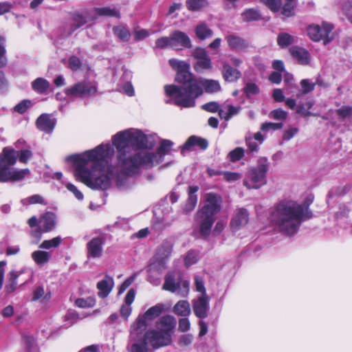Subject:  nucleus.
<instances>
[{
  "mask_svg": "<svg viewBox=\"0 0 352 352\" xmlns=\"http://www.w3.org/2000/svg\"><path fill=\"white\" fill-rule=\"evenodd\" d=\"M113 144L118 150V167L109 166L114 151L110 144L100 145L87 151L80 157L71 155L67 161L77 162L75 175L92 189H107L111 180L116 179L119 188L126 186L129 177L139 173L141 167H152L162 162L164 156L169 153L173 144L168 140L162 141L157 153L146 151L131 153L132 148L151 149L155 145L153 135H145L140 130H126L113 137Z\"/></svg>",
  "mask_w": 352,
  "mask_h": 352,
  "instance_id": "f257e3e1",
  "label": "nucleus"
},
{
  "mask_svg": "<svg viewBox=\"0 0 352 352\" xmlns=\"http://www.w3.org/2000/svg\"><path fill=\"white\" fill-rule=\"evenodd\" d=\"M313 200L314 197L309 196L303 205L292 200L281 201L271 209L270 220L281 232L292 236L303 221L311 218L312 213L308 207Z\"/></svg>",
  "mask_w": 352,
  "mask_h": 352,
  "instance_id": "f03ea898",
  "label": "nucleus"
},
{
  "mask_svg": "<svg viewBox=\"0 0 352 352\" xmlns=\"http://www.w3.org/2000/svg\"><path fill=\"white\" fill-rule=\"evenodd\" d=\"M168 336H162L156 329L145 330V325L138 321L130 327L127 340L128 352H153L158 348L168 346Z\"/></svg>",
  "mask_w": 352,
  "mask_h": 352,
  "instance_id": "7ed1b4c3",
  "label": "nucleus"
},
{
  "mask_svg": "<svg viewBox=\"0 0 352 352\" xmlns=\"http://www.w3.org/2000/svg\"><path fill=\"white\" fill-rule=\"evenodd\" d=\"M222 199L214 192L206 194L204 205L195 215V221L199 226V233L204 237L210 234L217 214L221 211Z\"/></svg>",
  "mask_w": 352,
  "mask_h": 352,
  "instance_id": "20e7f679",
  "label": "nucleus"
},
{
  "mask_svg": "<svg viewBox=\"0 0 352 352\" xmlns=\"http://www.w3.org/2000/svg\"><path fill=\"white\" fill-rule=\"evenodd\" d=\"M206 93L213 94L221 91V87L218 80L192 77L185 91L181 95H177L176 105L185 108L193 107L195 99L202 95L204 90Z\"/></svg>",
  "mask_w": 352,
  "mask_h": 352,
  "instance_id": "39448f33",
  "label": "nucleus"
},
{
  "mask_svg": "<svg viewBox=\"0 0 352 352\" xmlns=\"http://www.w3.org/2000/svg\"><path fill=\"white\" fill-rule=\"evenodd\" d=\"M17 158L18 155L14 149L7 147L3 149L0 154V182H19L30 174L28 168H10L16 162Z\"/></svg>",
  "mask_w": 352,
  "mask_h": 352,
  "instance_id": "423d86ee",
  "label": "nucleus"
},
{
  "mask_svg": "<svg viewBox=\"0 0 352 352\" xmlns=\"http://www.w3.org/2000/svg\"><path fill=\"white\" fill-rule=\"evenodd\" d=\"M170 67L177 71L175 80L180 85H169L164 87V91L167 96L171 98L176 104L177 95H181L185 91L186 87L192 78L193 76L189 71V65L183 60L172 58L168 60Z\"/></svg>",
  "mask_w": 352,
  "mask_h": 352,
  "instance_id": "0eeeda50",
  "label": "nucleus"
},
{
  "mask_svg": "<svg viewBox=\"0 0 352 352\" xmlns=\"http://www.w3.org/2000/svg\"><path fill=\"white\" fill-rule=\"evenodd\" d=\"M270 162L265 157L258 160L256 167L251 168L247 173L246 179L243 182L244 186L248 188L258 189L266 184V174L270 168Z\"/></svg>",
  "mask_w": 352,
  "mask_h": 352,
  "instance_id": "6e6552de",
  "label": "nucleus"
},
{
  "mask_svg": "<svg viewBox=\"0 0 352 352\" xmlns=\"http://www.w3.org/2000/svg\"><path fill=\"white\" fill-rule=\"evenodd\" d=\"M162 289L184 298L189 294L190 283L183 278L179 271L168 272L165 276Z\"/></svg>",
  "mask_w": 352,
  "mask_h": 352,
  "instance_id": "1a4fd4ad",
  "label": "nucleus"
},
{
  "mask_svg": "<svg viewBox=\"0 0 352 352\" xmlns=\"http://www.w3.org/2000/svg\"><path fill=\"white\" fill-rule=\"evenodd\" d=\"M97 88L94 83L82 81L65 89V94L69 97H89L94 96Z\"/></svg>",
  "mask_w": 352,
  "mask_h": 352,
  "instance_id": "9d476101",
  "label": "nucleus"
},
{
  "mask_svg": "<svg viewBox=\"0 0 352 352\" xmlns=\"http://www.w3.org/2000/svg\"><path fill=\"white\" fill-rule=\"evenodd\" d=\"M333 26L330 24L323 23L322 26L318 25H311L307 28V34L314 41L324 40V44L332 40L331 36Z\"/></svg>",
  "mask_w": 352,
  "mask_h": 352,
  "instance_id": "9b49d317",
  "label": "nucleus"
},
{
  "mask_svg": "<svg viewBox=\"0 0 352 352\" xmlns=\"http://www.w3.org/2000/svg\"><path fill=\"white\" fill-rule=\"evenodd\" d=\"M194 314L200 319L208 316L210 311V298L208 295H199L192 300Z\"/></svg>",
  "mask_w": 352,
  "mask_h": 352,
  "instance_id": "f8f14e48",
  "label": "nucleus"
},
{
  "mask_svg": "<svg viewBox=\"0 0 352 352\" xmlns=\"http://www.w3.org/2000/svg\"><path fill=\"white\" fill-rule=\"evenodd\" d=\"M177 324L174 316L166 315L161 317L156 323L157 332L162 336H168L170 339L168 345L172 342L171 332Z\"/></svg>",
  "mask_w": 352,
  "mask_h": 352,
  "instance_id": "ddd939ff",
  "label": "nucleus"
},
{
  "mask_svg": "<svg viewBox=\"0 0 352 352\" xmlns=\"http://www.w3.org/2000/svg\"><path fill=\"white\" fill-rule=\"evenodd\" d=\"M193 57L197 60L194 69L198 72L212 69V63L207 52L202 48H196L192 52Z\"/></svg>",
  "mask_w": 352,
  "mask_h": 352,
  "instance_id": "4468645a",
  "label": "nucleus"
},
{
  "mask_svg": "<svg viewBox=\"0 0 352 352\" xmlns=\"http://www.w3.org/2000/svg\"><path fill=\"white\" fill-rule=\"evenodd\" d=\"M105 239L102 236H96L91 239L86 245L87 257L88 258H99L102 256L103 245Z\"/></svg>",
  "mask_w": 352,
  "mask_h": 352,
  "instance_id": "2eb2a0df",
  "label": "nucleus"
},
{
  "mask_svg": "<svg viewBox=\"0 0 352 352\" xmlns=\"http://www.w3.org/2000/svg\"><path fill=\"white\" fill-rule=\"evenodd\" d=\"M249 221V213L243 208H238L234 212L230 221V228L232 231H237L245 226Z\"/></svg>",
  "mask_w": 352,
  "mask_h": 352,
  "instance_id": "dca6fc26",
  "label": "nucleus"
},
{
  "mask_svg": "<svg viewBox=\"0 0 352 352\" xmlns=\"http://www.w3.org/2000/svg\"><path fill=\"white\" fill-rule=\"evenodd\" d=\"M162 311L163 305L157 304L149 308L144 314L138 316V317L132 324H136L138 321H140L145 325V330H147L149 322L154 318L159 316Z\"/></svg>",
  "mask_w": 352,
  "mask_h": 352,
  "instance_id": "f3484780",
  "label": "nucleus"
},
{
  "mask_svg": "<svg viewBox=\"0 0 352 352\" xmlns=\"http://www.w3.org/2000/svg\"><path fill=\"white\" fill-rule=\"evenodd\" d=\"M173 246L170 243L165 242L157 249L155 254V261L153 263H157L160 267V270L166 268V260L169 258L172 252Z\"/></svg>",
  "mask_w": 352,
  "mask_h": 352,
  "instance_id": "a211bd4d",
  "label": "nucleus"
},
{
  "mask_svg": "<svg viewBox=\"0 0 352 352\" xmlns=\"http://www.w3.org/2000/svg\"><path fill=\"white\" fill-rule=\"evenodd\" d=\"M56 226V215L52 212H46L39 218V226L44 232L54 230Z\"/></svg>",
  "mask_w": 352,
  "mask_h": 352,
  "instance_id": "6ab92c4d",
  "label": "nucleus"
},
{
  "mask_svg": "<svg viewBox=\"0 0 352 352\" xmlns=\"http://www.w3.org/2000/svg\"><path fill=\"white\" fill-rule=\"evenodd\" d=\"M56 124V120L47 113L41 114L36 121V127L47 133H51Z\"/></svg>",
  "mask_w": 352,
  "mask_h": 352,
  "instance_id": "aec40b11",
  "label": "nucleus"
},
{
  "mask_svg": "<svg viewBox=\"0 0 352 352\" xmlns=\"http://www.w3.org/2000/svg\"><path fill=\"white\" fill-rule=\"evenodd\" d=\"M172 48L176 49L178 46L190 48L191 42L186 34L183 32L175 30L170 34Z\"/></svg>",
  "mask_w": 352,
  "mask_h": 352,
  "instance_id": "412c9836",
  "label": "nucleus"
},
{
  "mask_svg": "<svg viewBox=\"0 0 352 352\" xmlns=\"http://www.w3.org/2000/svg\"><path fill=\"white\" fill-rule=\"evenodd\" d=\"M226 40L230 48L236 52L245 51L250 46L247 41L234 34L226 36Z\"/></svg>",
  "mask_w": 352,
  "mask_h": 352,
  "instance_id": "4be33fe9",
  "label": "nucleus"
},
{
  "mask_svg": "<svg viewBox=\"0 0 352 352\" xmlns=\"http://www.w3.org/2000/svg\"><path fill=\"white\" fill-rule=\"evenodd\" d=\"M208 144L206 140L197 137L195 135H192L182 146L181 153L183 155H184L186 152L192 151L193 146H197L201 149H206L208 147Z\"/></svg>",
  "mask_w": 352,
  "mask_h": 352,
  "instance_id": "5701e85b",
  "label": "nucleus"
},
{
  "mask_svg": "<svg viewBox=\"0 0 352 352\" xmlns=\"http://www.w3.org/2000/svg\"><path fill=\"white\" fill-rule=\"evenodd\" d=\"M199 190L198 186H190L188 188V199L183 208V212L188 214L192 212L197 203V195L196 192Z\"/></svg>",
  "mask_w": 352,
  "mask_h": 352,
  "instance_id": "b1692460",
  "label": "nucleus"
},
{
  "mask_svg": "<svg viewBox=\"0 0 352 352\" xmlns=\"http://www.w3.org/2000/svg\"><path fill=\"white\" fill-rule=\"evenodd\" d=\"M221 74L223 78L227 82H235L241 76V73L239 70L232 67L226 62L223 63Z\"/></svg>",
  "mask_w": 352,
  "mask_h": 352,
  "instance_id": "393cba45",
  "label": "nucleus"
},
{
  "mask_svg": "<svg viewBox=\"0 0 352 352\" xmlns=\"http://www.w3.org/2000/svg\"><path fill=\"white\" fill-rule=\"evenodd\" d=\"M114 282L112 277L106 276V278L99 281L97 284L98 295L100 298L107 297L113 287Z\"/></svg>",
  "mask_w": 352,
  "mask_h": 352,
  "instance_id": "a878e982",
  "label": "nucleus"
},
{
  "mask_svg": "<svg viewBox=\"0 0 352 352\" xmlns=\"http://www.w3.org/2000/svg\"><path fill=\"white\" fill-rule=\"evenodd\" d=\"M222 107L223 110L219 111V116L221 119L226 121L229 120L234 116L239 114L241 109L240 106H233L228 101L223 104Z\"/></svg>",
  "mask_w": 352,
  "mask_h": 352,
  "instance_id": "bb28decb",
  "label": "nucleus"
},
{
  "mask_svg": "<svg viewBox=\"0 0 352 352\" xmlns=\"http://www.w3.org/2000/svg\"><path fill=\"white\" fill-rule=\"evenodd\" d=\"M24 272L23 270L21 271H14L12 270L8 274L7 283L5 286V290L7 293L10 294L14 292L17 287L16 279L17 278Z\"/></svg>",
  "mask_w": 352,
  "mask_h": 352,
  "instance_id": "cd10ccee",
  "label": "nucleus"
},
{
  "mask_svg": "<svg viewBox=\"0 0 352 352\" xmlns=\"http://www.w3.org/2000/svg\"><path fill=\"white\" fill-rule=\"evenodd\" d=\"M289 52L292 56L296 58L300 64L307 65L309 62V54L307 50L298 47H292Z\"/></svg>",
  "mask_w": 352,
  "mask_h": 352,
  "instance_id": "c85d7f7f",
  "label": "nucleus"
},
{
  "mask_svg": "<svg viewBox=\"0 0 352 352\" xmlns=\"http://www.w3.org/2000/svg\"><path fill=\"white\" fill-rule=\"evenodd\" d=\"M173 312L179 316L187 317L191 313L190 306L187 300H179L173 308Z\"/></svg>",
  "mask_w": 352,
  "mask_h": 352,
  "instance_id": "c756f323",
  "label": "nucleus"
},
{
  "mask_svg": "<svg viewBox=\"0 0 352 352\" xmlns=\"http://www.w3.org/2000/svg\"><path fill=\"white\" fill-rule=\"evenodd\" d=\"M163 270H160V267L157 265V263H151L148 269V280L153 285L157 286L160 284V277L155 276V274L159 275Z\"/></svg>",
  "mask_w": 352,
  "mask_h": 352,
  "instance_id": "7c9ffc66",
  "label": "nucleus"
},
{
  "mask_svg": "<svg viewBox=\"0 0 352 352\" xmlns=\"http://www.w3.org/2000/svg\"><path fill=\"white\" fill-rule=\"evenodd\" d=\"M32 260L38 265H43L47 263L51 258V253L49 252L36 250L31 254Z\"/></svg>",
  "mask_w": 352,
  "mask_h": 352,
  "instance_id": "2f4dec72",
  "label": "nucleus"
},
{
  "mask_svg": "<svg viewBox=\"0 0 352 352\" xmlns=\"http://www.w3.org/2000/svg\"><path fill=\"white\" fill-rule=\"evenodd\" d=\"M113 32L120 41L123 42L129 41L131 38V33L129 30L123 25L114 26L113 28Z\"/></svg>",
  "mask_w": 352,
  "mask_h": 352,
  "instance_id": "473e14b6",
  "label": "nucleus"
},
{
  "mask_svg": "<svg viewBox=\"0 0 352 352\" xmlns=\"http://www.w3.org/2000/svg\"><path fill=\"white\" fill-rule=\"evenodd\" d=\"M50 86V82L43 78H37L32 82V88L38 94L45 93Z\"/></svg>",
  "mask_w": 352,
  "mask_h": 352,
  "instance_id": "72a5a7b5",
  "label": "nucleus"
},
{
  "mask_svg": "<svg viewBox=\"0 0 352 352\" xmlns=\"http://www.w3.org/2000/svg\"><path fill=\"white\" fill-rule=\"evenodd\" d=\"M242 19L243 21L250 22L253 21L259 20L261 18V15L259 11L254 8H250L245 10L241 14Z\"/></svg>",
  "mask_w": 352,
  "mask_h": 352,
  "instance_id": "f704fd0d",
  "label": "nucleus"
},
{
  "mask_svg": "<svg viewBox=\"0 0 352 352\" xmlns=\"http://www.w3.org/2000/svg\"><path fill=\"white\" fill-rule=\"evenodd\" d=\"M186 7L190 11H197L208 5L207 0H186Z\"/></svg>",
  "mask_w": 352,
  "mask_h": 352,
  "instance_id": "c9c22d12",
  "label": "nucleus"
},
{
  "mask_svg": "<svg viewBox=\"0 0 352 352\" xmlns=\"http://www.w3.org/2000/svg\"><path fill=\"white\" fill-rule=\"evenodd\" d=\"M87 22L86 16L82 14H75L72 19V23H71V30L69 34H72L78 28L86 24Z\"/></svg>",
  "mask_w": 352,
  "mask_h": 352,
  "instance_id": "e433bc0d",
  "label": "nucleus"
},
{
  "mask_svg": "<svg viewBox=\"0 0 352 352\" xmlns=\"http://www.w3.org/2000/svg\"><path fill=\"white\" fill-rule=\"evenodd\" d=\"M195 32L197 36L201 40L212 35V31L205 23L198 25Z\"/></svg>",
  "mask_w": 352,
  "mask_h": 352,
  "instance_id": "4c0bfd02",
  "label": "nucleus"
},
{
  "mask_svg": "<svg viewBox=\"0 0 352 352\" xmlns=\"http://www.w3.org/2000/svg\"><path fill=\"white\" fill-rule=\"evenodd\" d=\"M62 242V238L60 236L54 237L50 240L43 241L38 246L40 249L50 250L52 248H56L60 245Z\"/></svg>",
  "mask_w": 352,
  "mask_h": 352,
  "instance_id": "58836bf2",
  "label": "nucleus"
},
{
  "mask_svg": "<svg viewBox=\"0 0 352 352\" xmlns=\"http://www.w3.org/2000/svg\"><path fill=\"white\" fill-rule=\"evenodd\" d=\"M96 13L100 16L120 17V12L116 8L104 7L96 9Z\"/></svg>",
  "mask_w": 352,
  "mask_h": 352,
  "instance_id": "ea45409f",
  "label": "nucleus"
},
{
  "mask_svg": "<svg viewBox=\"0 0 352 352\" xmlns=\"http://www.w3.org/2000/svg\"><path fill=\"white\" fill-rule=\"evenodd\" d=\"M277 42L281 47H285L294 43L295 38L287 33L283 32L278 34Z\"/></svg>",
  "mask_w": 352,
  "mask_h": 352,
  "instance_id": "a19ab883",
  "label": "nucleus"
},
{
  "mask_svg": "<svg viewBox=\"0 0 352 352\" xmlns=\"http://www.w3.org/2000/svg\"><path fill=\"white\" fill-rule=\"evenodd\" d=\"M301 90L299 94H297L298 97L302 95L307 94L314 90L315 84L310 82L308 79H303L300 82Z\"/></svg>",
  "mask_w": 352,
  "mask_h": 352,
  "instance_id": "79ce46f5",
  "label": "nucleus"
},
{
  "mask_svg": "<svg viewBox=\"0 0 352 352\" xmlns=\"http://www.w3.org/2000/svg\"><path fill=\"white\" fill-rule=\"evenodd\" d=\"M23 205L40 204L45 205V199L39 195H34L21 200Z\"/></svg>",
  "mask_w": 352,
  "mask_h": 352,
  "instance_id": "37998d69",
  "label": "nucleus"
},
{
  "mask_svg": "<svg viewBox=\"0 0 352 352\" xmlns=\"http://www.w3.org/2000/svg\"><path fill=\"white\" fill-rule=\"evenodd\" d=\"M269 9L276 12L281 8L282 0H261Z\"/></svg>",
  "mask_w": 352,
  "mask_h": 352,
  "instance_id": "c03bdc74",
  "label": "nucleus"
},
{
  "mask_svg": "<svg viewBox=\"0 0 352 352\" xmlns=\"http://www.w3.org/2000/svg\"><path fill=\"white\" fill-rule=\"evenodd\" d=\"M294 0H282L283 4L281 8L283 7L282 14L285 16H290L293 14L294 10Z\"/></svg>",
  "mask_w": 352,
  "mask_h": 352,
  "instance_id": "a18cd8bd",
  "label": "nucleus"
},
{
  "mask_svg": "<svg viewBox=\"0 0 352 352\" xmlns=\"http://www.w3.org/2000/svg\"><path fill=\"white\" fill-rule=\"evenodd\" d=\"M42 297H43V300H47L50 298L51 296L50 293L45 295L44 288L41 286H39L36 287L34 291L32 300L36 301L41 299Z\"/></svg>",
  "mask_w": 352,
  "mask_h": 352,
  "instance_id": "49530a36",
  "label": "nucleus"
},
{
  "mask_svg": "<svg viewBox=\"0 0 352 352\" xmlns=\"http://www.w3.org/2000/svg\"><path fill=\"white\" fill-rule=\"evenodd\" d=\"M32 106V102L30 100H23L14 107V111L23 114Z\"/></svg>",
  "mask_w": 352,
  "mask_h": 352,
  "instance_id": "de8ad7c7",
  "label": "nucleus"
},
{
  "mask_svg": "<svg viewBox=\"0 0 352 352\" xmlns=\"http://www.w3.org/2000/svg\"><path fill=\"white\" fill-rule=\"evenodd\" d=\"M75 304L80 308L93 307L96 304V300L93 298H87V299L78 298Z\"/></svg>",
  "mask_w": 352,
  "mask_h": 352,
  "instance_id": "09e8293b",
  "label": "nucleus"
},
{
  "mask_svg": "<svg viewBox=\"0 0 352 352\" xmlns=\"http://www.w3.org/2000/svg\"><path fill=\"white\" fill-rule=\"evenodd\" d=\"M82 67V62L76 56H72L68 60V67L72 71H77Z\"/></svg>",
  "mask_w": 352,
  "mask_h": 352,
  "instance_id": "8fccbe9b",
  "label": "nucleus"
},
{
  "mask_svg": "<svg viewBox=\"0 0 352 352\" xmlns=\"http://www.w3.org/2000/svg\"><path fill=\"white\" fill-rule=\"evenodd\" d=\"M17 155L19 162L27 163V162L32 157V152L30 149H22L19 151H14Z\"/></svg>",
  "mask_w": 352,
  "mask_h": 352,
  "instance_id": "3c124183",
  "label": "nucleus"
},
{
  "mask_svg": "<svg viewBox=\"0 0 352 352\" xmlns=\"http://www.w3.org/2000/svg\"><path fill=\"white\" fill-rule=\"evenodd\" d=\"M194 279L196 291L199 292L200 295H207L203 278L199 276H195Z\"/></svg>",
  "mask_w": 352,
  "mask_h": 352,
  "instance_id": "603ef678",
  "label": "nucleus"
},
{
  "mask_svg": "<svg viewBox=\"0 0 352 352\" xmlns=\"http://www.w3.org/2000/svg\"><path fill=\"white\" fill-rule=\"evenodd\" d=\"M244 155V150L241 147H237L229 153L230 160L233 162L240 160Z\"/></svg>",
  "mask_w": 352,
  "mask_h": 352,
  "instance_id": "864d4df0",
  "label": "nucleus"
},
{
  "mask_svg": "<svg viewBox=\"0 0 352 352\" xmlns=\"http://www.w3.org/2000/svg\"><path fill=\"white\" fill-rule=\"evenodd\" d=\"M155 46L157 48L163 49L167 47H172V43L170 39V36H162L155 41Z\"/></svg>",
  "mask_w": 352,
  "mask_h": 352,
  "instance_id": "5fc2aeb1",
  "label": "nucleus"
},
{
  "mask_svg": "<svg viewBox=\"0 0 352 352\" xmlns=\"http://www.w3.org/2000/svg\"><path fill=\"white\" fill-rule=\"evenodd\" d=\"M342 10L352 23V0L344 1L342 5Z\"/></svg>",
  "mask_w": 352,
  "mask_h": 352,
  "instance_id": "6e6d98bb",
  "label": "nucleus"
},
{
  "mask_svg": "<svg viewBox=\"0 0 352 352\" xmlns=\"http://www.w3.org/2000/svg\"><path fill=\"white\" fill-rule=\"evenodd\" d=\"M202 109L210 113H216L218 112L219 113V111L223 110V108L221 109L219 103L217 102H210L202 105Z\"/></svg>",
  "mask_w": 352,
  "mask_h": 352,
  "instance_id": "4d7b16f0",
  "label": "nucleus"
},
{
  "mask_svg": "<svg viewBox=\"0 0 352 352\" xmlns=\"http://www.w3.org/2000/svg\"><path fill=\"white\" fill-rule=\"evenodd\" d=\"M243 89L248 97L256 95L259 93V88L255 83H247Z\"/></svg>",
  "mask_w": 352,
  "mask_h": 352,
  "instance_id": "13d9d810",
  "label": "nucleus"
},
{
  "mask_svg": "<svg viewBox=\"0 0 352 352\" xmlns=\"http://www.w3.org/2000/svg\"><path fill=\"white\" fill-rule=\"evenodd\" d=\"M199 259V254L197 252L191 250L189 251L185 258V265L190 266L195 263Z\"/></svg>",
  "mask_w": 352,
  "mask_h": 352,
  "instance_id": "bf43d9fd",
  "label": "nucleus"
},
{
  "mask_svg": "<svg viewBox=\"0 0 352 352\" xmlns=\"http://www.w3.org/2000/svg\"><path fill=\"white\" fill-rule=\"evenodd\" d=\"M336 114L344 119L352 116V107L350 106H343L336 110Z\"/></svg>",
  "mask_w": 352,
  "mask_h": 352,
  "instance_id": "052dcab7",
  "label": "nucleus"
},
{
  "mask_svg": "<svg viewBox=\"0 0 352 352\" xmlns=\"http://www.w3.org/2000/svg\"><path fill=\"white\" fill-rule=\"evenodd\" d=\"M4 41V38L0 36V68L3 67L7 65Z\"/></svg>",
  "mask_w": 352,
  "mask_h": 352,
  "instance_id": "680f3d73",
  "label": "nucleus"
},
{
  "mask_svg": "<svg viewBox=\"0 0 352 352\" xmlns=\"http://www.w3.org/2000/svg\"><path fill=\"white\" fill-rule=\"evenodd\" d=\"M270 116L274 120H284L287 118V113L281 109H278L271 111Z\"/></svg>",
  "mask_w": 352,
  "mask_h": 352,
  "instance_id": "e2e57ef3",
  "label": "nucleus"
},
{
  "mask_svg": "<svg viewBox=\"0 0 352 352\" xmlns=\"http://www.w3.org/2000/svg\"><path fill=\"white\" fill-rule=\"evenodd\" d=\"M190 328V320L184 317L179 320L178 330L180 332H186Z\"/></svg>",
  "mask_w": 352,
  "mask_h": 352,
  "instance_id": "0e129e2a",
  "label": "nucleus"
},
{
  "mask_svg": "<svg viewBox=\"0 0 352 352\" xmlns=\"http://www.w3.org/2000/svg\"><path fill=\"white\" fill-rule=\"evenodd\" d=\"M313 102L311 101H308L305 104H302L298 107V113H300L304 116H309L311 113L309 112V109L312 107Z\"/></svg>",
  "mask_w": 352,
  "mask_h": 352,
  "instance_id": "69168bd1",
  "label": "nucleus"
},
{
  "mask_svg": "<svg viewBox=\"0 0 352 352\" xmlns=\"http://www.w3.org/2000/svg\"><path fill=\"white\" fill-rule=\"evenodd\" d=\"M134 38L136 41H141L149 36V32L148 30L145 29H135L134 32Z\"/></svg>",
  "mask_w": 352,
  "mask_h": 352,
  "instance_id": "338daca9",
  "label": "nucleus"
},
{
  "mask_svg": "<svg viewBox=\"0 0 352 352\" xmlns=\"http://www.w3.org/2000/svg\"><path fill=\"white\" fill-rule=\"evenodd\" d=\"M245 143L250 152L252 153L256 152L258 151V144L256 141L253 139V138L246 137Z\"/></svg>",
  "mask_w": 352,
  "mask_h": 352,
  "instance_id": "774afa93",
  "label": "nucleus"
}]
</instances>
